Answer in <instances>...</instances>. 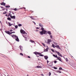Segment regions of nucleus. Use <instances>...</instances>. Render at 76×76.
I'll use <instances>...</instances> for the list:
<instances>
[{
    "mask_svg": "<svg viewBox=\"0 0 76 76\" xmlns=\"http://www.w3.org/2000/svg\"><path fill=\"white\" fill-rule=\"evenodd\" d=\"M42 31H39V34L41 35H43V34H45L46 35L47 34V32L45 30H44V28L42 27L41 28Z\"/></svg>",
    "mask_w": 76,
    "mask_h": 76,
    "instance_id": "f257e3e1",
    "label": "nucleus"
},
{
    "mask_svg": "<svg viewBox=\"0 0 76 76\" xmlns=\"http://www.w3.org/2000/svg\"><path fill=\"white\" fill-rule=\"evenodd\" d=\"M11 37H12L13 38H14V37H15V39L16 41H18V42H19V38H18V37L16 36L15 35L13 34V35H12Z\"/></svg>",
    "mask_w": 76,
    "mask_h": 76,
    "instance_id": "f03ea898",
    "label": "nucleus"
},
{
    "mask_svg": "<svg viewBox=\"0 0 76 76\" xmlns=\"http://www.w3.org/2000/svg\"><path fill=\"white\" fill-rule=\"evenodd\" d=\"M20 32L21 34H25L26 35L27 34V33H26V32L22 29L20 30Z\"/></svg>",
    "mask_w": 76,
    "mask_h": 76,
    "instance_id": "7ed1b4c3",
    "label": "nucleus"
},
{
    "mask_svg": "<svg viewBox=\"0 0 76 76\" xmlns=\"http://www.w3.org/2000/svg\"><path fill=\"white\" fill-rule=\"evenodd\" d=\"M56 53H58V56H61V57H62V55L61 54V53H60L59 52L57 51H55Z\"/></svg>",
    "mask_w": 76,
    "mask_h": 76,
    "instance_id": "20e7f679",
    "label": "nucleus"
},
{
    "mask_svg": "<svg viewBox=\"0 0 76 76\" xmlns=\"http://www.w3.org/2000/svg\"><path fill=\"white\" fill-rule=\"evenodd\" d=\"M23 36L24 37V38H25V40L26 41H27V39H27V38H28L27 36L26 35H25V36L24 35H23Z\"/></svg>",
    "mask_w": 76,
    "mask_h": 76,
    "instance_id": "39448f33",
    "label": "nucleus"
},
{
    "mask_svg": "<svg viewBox=\"0 0 76 76\" xmlns=\"http://www.w3.org/2000/svg\"><path fill=\"white\" fill-rule=\"evenodd\" d=\"M34 53L35 54H36V55H37V54H39V55H40V54H41V53L39 52H35Z\"/></svg>",
    "mask_w": 76,
    "mask_h": 76,
    "instance_id": "423d86ee",
    "label": "nucleus"
},
{
    "mask_svg": "<svg viewBox=\"0 0 76 76\" xmlns=\"http://www.w3.org/2000/svg\"><path fill=\"white\" fill-rule=\"evenodd\" d=\"M57 58V60H58L62 62V61H61V58L60 57H58Z\"/></svg>",
    "mask_w": 76,
    "mask_h": 76,
    "instance_id": "0eeeda50",
    "label": "nucleus"
},
{
    "mask_svg": "<svg viewBox=\"0 0 76 76\" xmlns=\"http://www.w3.org/2000/svg\"><path fill=\"white\" fill-rule=\"evenodd\" d=\"M56 47L57 48V49H59V50H61V48H60L59 45H57L56 46Z\"/></svg>",
    "mask_w": 76,
    "mask_h": 76,
    "instance_id": "6e6552de",
    "label": "nucleus"
},
{
    "mask_svg": "<svg viewBox=\"0 0 76 76\" xmlns=\"http://www.w3.org/2000/svg\"><path fill=\"white\" fill-rule=\"evenodd\" d=\"M5 32L6 33V34H8V35L10 34V32L9 31H5Z\"/></svg>",
    "mask_w": 76,
    "mask_h": 76,
    "instance_id": "1a4fd4ad",
    "label": "nucleus"
},
{
    "mask_svg": "<svg viewBox=\"0 0 76 76\" xmlns=\"http://www.w3.org/2000/svg\"><path fill=\"white\" fill-rule=\"evenodd\" d=\"M39 26H40V27H43V26H43V25L41 23H39Z\"/></svg>",
    "mask_w": 76,
    "mask_h": 76,
    "instance_id": "9d476101",
    "label": "nucleus"
},
{
    "mask_svg": "<svg viewBox=\"0 0 76 76\" xmlns=\"http://www.w3.org/2000/svg\"><path fill=\"white\" fill-rule=\"evenodd\" d=\"M48 47L47 48L44 50V52H47V51H48Z\"/></svg>",
    "mask_w": 76,
    "mask_h": 76,
    "instance_id": "9b49d317",
    "label": "nucleus"
},
{
    "mask_svg": "<svg viewBox=\"0 0 76 76\" xmlns=\"http://www.w3.org/2000/svg\"><path fill=\"white\" fill-rule=\"evenodd\" d=\"M44 58L45 59V60H47V59H48V57L47 56H45Z\"/></svg>",
    "mask_w": 76,
    "mask_h": 76,
    "instance_id": "f8f14e48",
    "label": "nucleus"
},
{
    "mask_svg": "<svg viewBox=\"0 0 76 76\" xmlns=\"http://www.w3.org/2000/svg\"><path fill=\"white\" fill-rule=\"evenodd\" d=\"M19 47L20 48V49L21 51H23V49L22 48V46H20Z\"/></svg>",
    "mask_w": 76,
    "mask_h": 76,
    "instance_id": "ddd939ff",
    "label": "nucleus"
},
{
    "mask_svg": "<svg viewBox=\"0 0 76 76\" xmlns=\"http://www.w3.org/2000/svg\"><path fill=\"white\" fill-rule=\"evenodd\" d=\"M47 34H48L49 35H51V31H48L47 32Z\"/></svg>",
    "mask_w": 76,
    "mask_h": 76,
    "instance_id": "4468645a",
    "label": "nucleus"
},
{
    "mask_svg": "<svg viewBox=\"0 0 76 76\" xmlns=\"http://www.w3.org/2000/svg\"><path fill=\"white\" fill-rule=\"evenodd\" d=\"M30 42H31V43H33V42L34 43V44H35V42H34V41H33L32 40H31L30 41Z\"/></svg>",
    "mask_w": 76,
    "mask_h": 76,
    "instance_id": "2eb2a0df",
    "label": "nucleus"
},
{
    "mask_svg": "<svg viewBox=\"0 0 76 76\" xmlns=\"http://www.w3.org/2000/svg\"><path fill=\"white\" fill-rule=\"evenodd\" d=\"M52 47H53V48H56V46H55L53 44L52 45Z\"/></svg>",
    "mask_w": 76,
    "mask_h": 76,
    "instance_id": "dca6fc26",
    "label": "nucleus"
},
{
    "mask_svg": "<svg viewBox=\"0 0 76 76\" xmlns=\"http://www.w3.org/2000/svg\"><path fill=\"white\" fill-rule=\"evenodd\" d=\"M53 57H56V58H57V57H58L57 55L56 56L55 55H53Z\"/></svg>",
    "mask_w": 76,
    "mask_h": 76,
    "instance_id": "f3484780",
    "label": "nucleus"
},
{
    "mask_svg": "<svg viewBox=\"0 0 76 76\" xmlns=\"http://www.w3.org/2000/svg\"><path fill=\"white\" fill-rule=\"evenodd\" d=\"M48 42H51L52 41L50 39H48Z\"/></svg>",
    "mask_w": 76,
    "mask_h": 76,
    "instance_id": "a211bd4d",
    "label": "nucleus"
},
{
    "mask_svg": "<svg viewBox=\"0 0 76 76\" xmlns=\"http://www.w3.org/2000/svg\"><path fill=\"white\" fill-rule=\"evenodd\" d=\"M8 23L9 25V26H12V25H13V24H11V23H9V22Z\"/></svg>",
    "mask_w": 76,
    "mask_h": 76,
    "instance_id": "6ab92c4d",
    "label": "nucleus"
},
{
    "mask_svg": "<svg viewBox=\"0 0 76 76\" xmlns=\"http://www.w3.org/2000/svg\"><path fill=\"white\" fill-rule=\"evenodd\" d=\"M50 38H51L52 39V38H53V36H52V35H50Z\"/></svg>",
    "mask_w": 76,
    "mask_h": 76,
    "instance_id": "aec40b11",
    "label": "nucleus"
},
{
    "mask_svg": "<svg viewBox=\"0 0 76 76\" xmlns=\"http://www.w3.org/2000/svg\"><path fill=\"white\" fill-rule=\"evenodd\" d=\"M42 45H43V46H44V47H45V45L44 43H42Z\"/></svg>",
    "mask_w": 76,
    "mask_h": 76,
    "instance_id": "412c9836",
    "label": "nucleus"
},
{
    "mask_svg": "<svg viewBox=\"0 0 76 76\" xmlns=\"http://www.w3.org/2000/svg\"><path fill=\"white\" fill-rule=\"evenodd\" d=\"M18 26H22V24H19L18 25Z\"/></svg>",
    "mask_w": 76,
    "mask_h": 76,
    "instance_id": "4be33fe9",
    "label": "nucleus"
},
{
    "mask_svg": "<svg viewBox=\"0 0 76 76\" xmlns=\"http://www.w3.org/2000/svg\"><path fill=\"white\" fill-rule=\"evenodd\" d=\"M20 55H21V56H23V54H22V53H20Z\"/></svg>",
    "mask_w": 76,
    "mask_h": 76,
    "instance_id": "5701e85b",
    "label": "nucleus"
},
{
    "mask_svg": "<svg viewBox=\"0 0 76 76\" xmlns=\"http://www.w3.org/2000/svg\"><path fill=\"white\" fill-rule=\"evenodd\" d=\"M53 68L54 69H57L58 68L56 67H53Z\"/></svg>",
    "mask_w": 76,
    "mask_h": 76,
    "instance_id": "b1692460",
    "label": "nucleus"
},
{
    "mask_svg": "<svg viewBox=\"0 0 76 76\" xmlns=\"http://www.w3.org/2000/svg\"><path fill=\"white\" fill-rule=\"evenodd\" d=\"M65 60H66V61H68V59H67V58H65Z\"/></svg>",
    "mask_w": 76,
    "mask_h": 76,
    "instance_id": "393cba45",
    "label": "nucleus"
},
{
    "mask_svg": "<svg viewBox=\"0 0 76 76\" xmlns=\"http://www.w3.org/2000/svg\"><path fill=\"white\" fill-rule=\"evenodd\" d=\"M59 70H63V69H62V68H61V67H59Z\"/></svg>",
    "mask_w": 76,
    "mask_h": 76,
    "instance_id": "a878e982",
    "label": "nucleus"
},
{
    "mask_svg": "<svg viewBox=\"0 0 76 76\" xmlns=\"http://www.w3.org/2000/svg\"><path fill=\"white\" fill-rule=\"evenodd\" d=\"M58 72L60 73H61V72L60 71H57V73H58Z\"/></svg>",
    "mask_w": 76,
    "mask_h": 76,
    "instance_id": "bb28decb",
    "label": "nucleus"
},
{
    "mask_svg": "<svg viewBox=\"0 0 76 76\" xmlns=\"http://www.w3.org/2000/svg\"><path fill=\"white\" fill-rule=\"evenodd\" d=\"M51 50L53 51V52H55L54 50L53 49H51Z\"/></svg>",
    "mask_w": 76,
    "mask_h": 76,
    "instance_id": "cd10ccee",
    "label": "nucleus"
},
{
    "mask_svg": "<svg viewBox=\"0 0 76 76\" xmlns=\"http://www.w3.org/2000/svg\"><path fill=\"white\" fill-rule=\"evenodd\" d=\"M51 72H50L49 76H51Z\"/></svg>",
    "mask_w": 76,
    "mask_h": 76,
    "instance_id": "c85d7f7f",
    "label": "nucleus"
},
{
    "mask_svg": "<svg viewBox=\"0 0 76 76\" xmlns=\"http://www.w3.org/2000/svg\"><path fill=\"white\" fill-rule=\"evenodd\" d=\"M53 44H55V45H57V43L54 42Z\"/></svg>",
    "mask_w": 76,
    "mask_h": 76,
    "instance_id": "c756f323",
    "label": "nucleus"
},
{
    "mask_svg": "<svg viewBox=\"0 0 76 76\" xmlns=\"http://www.w3.org/2000/svg\"><path fill=\"white\" fill-rule=\"evenodd\" d=\"M15 28H18V26H15Z\"/></svg>",
    "mask_w": 76,
    "mask_h": 76,
    "instance_id": "7c9ffc66",
    "label": "nucleus"
},
{
    "mask_svg": "<svg viewBox=\"0 0 76 76\" xmlns=\"http://www.w3.org/2000/svg\"><path fill=\"white\" fill-rule=\"evenodd\" d=\"M37 68H40L41 67V66H37Z\"/></svg>",
    "mask_w": 76,
    "mask_h": 76,
    "instance_id": "2f4dec72",
    "label": "nucleus"
},
{
    "mask_svg": "<svg viewBox=\"0 0 76 76\" xmlns=\"http://www.w3.org/2000/svg\"><path fill=\"white\" fill-rule=\"evenodd\" d=\"M12 34V32H10V34H9V35H10V34Z\"/></svg>",
    "mask_w": 76,
    "mask_h": 76,
    "instance_id": "473e14b6",
    "label": "nucleus"
},
{
    "mask_svg": "<svg viewBox=\"0 0 76 76\" xmlns=\"http://www.w3.org/2000/svg\"><path fill=\"white\" fill-rule=\"evenodd\" d=\"M54 63H57V61H54Z\"/></svg>",
    "mask_w": 76,
    "mask_h": 76,
    "instance_id": "72a5a7b5",
    "label": "nucleus"
},
{
    "mask_svg": "<svg viewBox=\"0 0 76 76\" xmlns=\"http://www.w3.org/2000/svg\"><path fill=\"white\" fill-rule=\"evenodd\" d=\"M12 31H13V30H12V29H11L10 30V32H12Z\"/></svg>",
    "mask_w": 76,
    "mask_h": 76,
    "instance_id": "f704fd0d",
    "label": "nucleus"
},
{
    "mask_svg": "<svg viewBox=\"0 0 76 76\" xmlns=\"http://www.w3.org/2000/svg\"><path fill=\"white\" fill-rule=\"evenodd\" d=\"M50 42H49L48 41L47 43L48 44H50Z\"/></svg>",
    "mask_w": 76,
    "mask_h": 76,
    "instance_id": "c9c22d12",
    "label": "nucleus"
},
{
    "mask_svg": "<svg viewBox=\"0 0 76 76\" xmlns=\"http://www.w3.org/2000/svg\"><path fill=\"white\" fill-rule=\"evenodd\" d=\"M32 22L33 23H34L35 24V25H36V23H35V22H34V21H33Z\"/></svg>",
    "mask_w": 76,
    "mask_h": 76,
    "instance_id": "e433bc0d",
    "label": "nucleus"
},
{
    "mask_svg": "<svg viewBox=\"0 0 76 76\" xmlns=\"http://www.w3.org/2000/svg\"><path fill=\"white\" fill-rule=\"evenodd\" d=\"M36 29H39V28L37 27L36 28Z\"/></svg>",
    "mask_w": 76,
    "mask_h": 76,
    "instance_id": "4c0bfd02",
    "label": "nucleus"
},
{
    "mask_svg": "<svg viewBox=\"0 0 76 76\" xmlns=\"http://www.w3.org/2000/svg\"><path fill=\"white\" fill-rule=\"evenodd\" d=\"M49 62V61L47 60V63L48 64V63Z\"/></svg>",
    "mask_w": 76,
    "mask_h": 76,
    "instance_id": "58836bf2",
    "label": "nucleus"
},
{
    "mask_svg": "<svg viewBox=\"0 0 76 76\" xmlns=\"http://www.w3.org/2000/svg\"><path fill=\"white\" fill-rule=\"evenodd\" d=\"M44 56V55H42V54H41V55H40V56Z\"/></svg>",
    "mask_w": 76,
    "mask_h": 76,
    "instance_id": "ea45409f",
    "label": "nucleus"
},
{
    "mask_svg": "<svg viewBox=\"0 0 76 76\" xmlns=\"http://www.w3.org/2000/svg\"><path fill=\"white\" fill-rule=\"evenodd\" d=\"M28 58H31V57H30V56H28Z\"/></svg>",
    "mask_w": 76,
    "mask_h": 76,
    "instance_id": "a19ab883",
    "label": "nucleus"
},
{
    "mask_svg": "<svg viewBox=\"0 0 76 76\" xmlns=\"http://www.w3.org/2000/svg\"><path fill=\"white\" fill-rule=\"evenodd\" d=\"M13 33H15V32L13 31L12 32V34H13Z\"/></svg>",
    "mask_w": 76,
    "mask_h": 76,
    "instance_id": "79ce46f5",
    "label": "nucleus"
},
{
    "mask_svg": "<svg viewBox=\"0 0 76 76\" xmlns=\"http://www.w3.org/2000/svg\"><path fill=\"white\" fill-rule=\"evenodd\" d=\"M49 66H50V67H51V66H52V65H49Z\"/></svg>",
    "mask_w": 76,
    "mask_h": 76,
    "instance_id": "37998d69",
    "label": "nucleus"
},
{
    "mask_svg": "<svg viewBox=\"0 0 76 76\" xmlns=\"http://www.w3.org/2000/svg\"><path fill=\"white\" fill-rule=\"evenodd\" d=\"M8 20H10V21L11 20V19H8Z\"/></svg>",
    "mask_w": 76,
    "mask_h": 76,
    "instance_id": "c03bdc74",
    "label": "nucleus"
},
{
    "mask_svg": "<svg viewBox=\"0 0 76 76\" xmlns=\"http://www.w3.org/2000/svg\"><path fill=\"white\" fill-rule=\"evenodd\" d=\"M0 23L1 24V21H0Z\"/></svg>",
    "mask_w": 76,
    "mask_h": 76,
    "instance_id": "a18cd8bd",
    "label": "nucleus"
},
{
    "mask_svg": "<svg viewBox=\"0 0 76 76\" xmlns=\"http://www.w3.org/2000/svg\"><path fill=\"white\" fill-rule=\"evenodd\" d=\"M41 75H42V76H44V75L43 74H41Z\"/></svg>",
    "mask_w": 76,
    "mask_h": 76,
    "instance_id": "49530a36",
    "label": "nucleus"
},
{
    "mask_svg": "<svg viewBox=\"0 0 76 76\" xmlns=\"http://www.w3.org/2000/svg\"><path fill=\"white\" fill-rule=\"evenodd\" d=\"M27 76H29V75H27Z\"/></svg>",
    "mask_w": 76,
    "mask_h": 76,
    "instance_id": "de8ad7c7",
    "label": "nucleus"
},
{
    "mask_svg": "<svg viewBox=\"0 0 76 76\" xmlns=\"http://www.w3.org/2000/svg\"><path fill=\"white\" fill-rule=\"evenodd\" d=\"M36 31H37H37H38V30H37Z\"/></svg>",
    "mask_w": 76,
    "mask_h": 76,
    "instance_id": "09e8293b",
    "label": "nucleus"
},
{
    "mask_svg": "<svg viewBox=\"0 0 76 76\" xmlns=\"http://www.w3.org/2000/svg\"><path fill=\"white\" fill-rule=\"evenodd\" d=\"M47 48H48V46H47Z\"/></svg>",
    "mask_w": 76,
    "mask_h": 76,
    "instance_id": "8fccbe9b",
    "label": "nucleus"
},
{
    "mask_svg": "<svg viewBox=\"0 0 76 76\" xmlns=\"http://www.w3.org/2000/svg\"><path fill=\"white\" fill-rule=\"evenodd\" d=\"M51 54H53V53H51Z\"/></svg>",
    "mask_w": 76,
    "mask_h": 76,
    "instance_id": "3c124183",
    "label": "nucleus"
},
{
    "mask_svg": "<svg viewBox=\"0 0 76 76\" xmlns=\"http://www.w3.org/2000/svg\"><path fill=\"white\" fill-rule=\"evenodd\" d=\"M37 56L38 57V56Z\"/></svg>",
    "mask_w": 76,
    "mask_h": 76,
    "instance_id": "603ef678",
    "label": "nucleus"
},
{
    "mask_svg": "<svg viewBox=\"0 0 76 76\" xmlns=\"http://www.w3.org/2000/svg\"><path fill=\"white\" fill-rule=\"evenodd\" d=\"M7 76H9V75H8Z\"/></svg>",
    "mask_w": 76,
    "mask_h": 76,
    "instance_id": "864d4df0",
    "label": "nucleus"
},
{
    "mask_svg": "<svg viewBox=\"0 0 76 76\" xmlns=\"http://www.w3.org/2000/svg\"><path fill=\"white\" fill-rule=\"evenodd\" d=\"M2 76H3V75H2Z\"/></svg>",
    "mask_w": 76,
    "mask_h": 76,
    "instance_id": "5fc2aeb1",
    "label": "nucleus"
}]
</instances>
